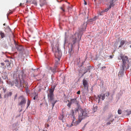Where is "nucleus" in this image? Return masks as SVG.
Returning <instances> with one entry per match:
<instances>
[{
	"instance_id": "f257e3e1",
	"label": "nucleus",
	"mask_w": 131,
	"mask_h": 131,
	"mask_svg": "<svg viewBox=\"0 0 131 131\" xmlns=\"http://www.w3.org/2000/svg\"><path fill=\"white\" fill-rule=\"evenodd\" d=\"M87 24L84 23L82 26L81 27L79 28V33H76L72 36V39H71L72 42L71 43V47L69 49L68 52L70 55L72 54L73 52V45H74L77 42V38H79V36L80 37L79 40H78V41H80L81 36L83 34V32L85 30Z\"/></svg>"
},
{
	"instance_id": "f03ea898",
	"label": "nucleus",
	"mask_w": 131,
	"mask_h": 131,
	"mask_svg": "<svg viewBox=\"0 0 131 131\" xmlns=\"http://www.w3.org/2000/svg\"><path fill=\"white\" fill-rule=\"evenodd\" d=\"M119 58V59H122L123 64L122 67H121L118 76L119 77H122L124 75L125 69H128L129 65H131V59H130L128 60L127 56L122 55V54Z\"/></svg>"
},
{
	"instance_id": "7ed1b4c3",
	"label": "nucleus",
	"mask_w": 131,
	"mask_h": 131,
	"mask_svg": "<svg viewBox=\"0 0 131 131\" xmlns=\"http://www.w3.org/2000/svg\"><path fill=\"white\" fill-rule=\"evenodd\" d=\"M16 77V80L14 81L15 85L18 88L22 87L23 84L25 83L26 85L25 80L26 78L25 73L24 72L23 70H21L19 73H17L14 75Z\"/></svg>"
},
{
	"instance_id": "20e7f679",
	"label": "nucleus",
	"mask_w": 131,
	"mask_h": 131,
	"mask_svg": "<svg viewBox=\"0 0 131 131\" xmlns=\"http://www.w3.org/2000/svg\"><path fill=\"white\" fill-rule=\"evenodd\" d=\"M15 48L18 51H19V57L21 58L25 57L27 55L25 51V50L23 46L21 45L17 44L15 41Z\"/></svg>"
},
{
	"instance_id": "39448f33",
	"label": "nucleus",
	"mask_w": 131,
	"mask_h": 131,
	"mask_svg": "<svg viewBox=\"0 0 131 131\" xmlns=\"http://www.w3.org/2000/svg\"><path fill=\"white\" fill-rule=\"evenodd\" d=\"M71 114H69V116L71 118H73L72 119V122L70 127H71L72 126H77L81 122V119L79 118V117L78 116V119L77 121H76L75 115H74V111L73 110L71 111Z\"/></svg>"
},
{
	"instance_id": "423d86ee",
	"label": "nucleus",
	"mask_w": 131,
	"mask_h": 131,
	"mask_svg": "<svg viewBox=\"0 0 131 131\" xmlns=\"http://www.w3.org/2000/svg\"><path fill=\"white\" fill-rule=\"evenodd\" d=\"M88 114L86 110L83 109L81 111L80 114L79 115V118H80L82 121V119L89 116H88Z\"/></svg>"
},
{
	"instance_id": "0eeeda50",
	"label": "nucleus",
	"mask_w": 131,
	"mask_h": 131,
	"mask_svg": "<svg viewBox=\"0 0 131 131\" xmlns=\"http://www.w3.org/2000/svg\"><path fill=\"white\" fill-rule=\"evenodd\" d=\"M82 82L84 90H86L88 92L89 91L88 80H87L86 79H84L82 80Z\"/></svg>"
},
{
	"instance_id": "6e6552de",
	"label": "nucleus",
	"mask_w": 131,
	"mask_h": 131,
	"mask_svg": "<svg viewBox=\"0 0 131 131\" xmlns=\"http://www.w3.org/2000/svg\"><path fill=\"white\" fill-rule=\"evenodd\" d=\"M20 98L21 99V100L20 102L19 103L18 105L21 106V107L23 105H25L26 103V99L24 97L22 96H20Z\"/></svg>"
},
{
	"instance_id": "1a4fd4ad",
	"label": "nucleus",
	"mask_w": 131,
	"mask_h": 131,
	"mask_svg": "<svg viewBox=\"0 0 131 131\" xmlns=\"http://www.w3.org/2000/svg\"><path fill=\"white\" fill-rule=\"evenodd\" d=\"M54 90L49 89V94H48V99H50L51 100L54 97V95L53 94V92Z\"/></svg>"
},
{
	"instance_id": "9d476101",
	"label": "nucleus",
	"mask_w": 131,
	"mask_h": 131,
	"mask_svg": "<svg viewBox=\"0 0 131 131\" xmlns=\"http://www.w3.org/2000/svg\"><path fill=\"white\" fill-rule=\"evenodd\" d=\"M115 2L114 1H109L108 2L107 5L109 8H111L112 7H113L115 5Z\"/></svg>"
},
{
	"instance_id": "9b49d317",
	"label": "nucleus",
	"mask_w": 131,
	"mask_h": 131,
	"mask_svg": "<svg viewBox=\"0 0 131 131\" xmlns=\"http://www.w3.org/2000/svg\"><path fill=\"white\" fill-rule=\"evenodd\" d=\"M105 93H102L100 95H98V103H99L100 101V100L101 98L102 101L105 98Z\"/></svg>"
},
{
	"instance_id": "f8f14e48",
	"label": "nucleus",
	"mask_w": 131,
	"mask_h": 131,
	"mask_svg": "<svg viewBox=\"0 0 131 131\" xmlns=\"http://www.w3.org/2000/svg\"><path fill=\"white\" fill-rule=\"evenodd\" d=\"M58 69V68H57L54 66L53 68L50 67L49 68V70H51L53 73V74H54L55 73L57 72V70Z\"/></svg>"
},
{
	"instance_id": "ddd939ff",
	"label": "nucleus",
	"mask_w": 131,
	"mask_h": 131,
	"mask_svg": "<svg viewBox=\"0 0 131 131\" xmlns=\"http://www.w3.org/2000/svg\"><path fill=\"white\" fill-rule=\"evenodd\" d=\"M60 58H56L55 60V62L54 64V66L58 68V66L60 64L59 61L60 59Z\"/></svg>"
},
{
	"instance_id": "4468645a",
	"label": "nucleus",
	"mask_w": 131,
	"mask_h": 131,
	"mask_svg": "<svg viewBox=\"0 0 131 131\" xmlns=\"http://www.w3.org/2000/svg\"><path fill=\"white\" fill-rule=\"evenodd\" d=\"M83 109H82L81 107L79 105L77 106L75 109V113L78 112L79 115L81 111Z\"/></svg>"
},
{
	"instance_id": "2eb2a0df",
	"label": "nucleus",
	"mask_w": 131,
	"mask_h": 131,
	"mask_svg": "<svg viewBox=\"0 0 131 131\" xmlns=\"http://www.w3.org/2000/svg\"><path fill=\"white\" fill-rule=\"evenodd\" d=\"M4 61L6 63V65L7 66V68L8 69L10 70L11 69V67L10 64L11 62H10L8 60H4Z\"/></svg>"
},
{
	"instance_id": "dca6fc26",
	"label": "nucleus",
	"mask_w": 131,
	"mask_h": 131,
	"mask_svg": "<svg viewBox=\"0 0 131 131\" xmlns=\"http://www.w3.org/2000/svg\"><path fill=\"white\" fill-rule=\"evenodd\" d=\"M48 100L49 101H50L51 102V103L52 104V108H53L54 107L55 104L56 103L57 101V100H54V98H53L52 99V100H51L50 99H48Z\"/></svg>"
},
{
	"instance_id": "f3484780",
	"label": "nucleus",
	"mask_w": 131,
	"mask_h": 131,
	"mask_svg": "<svg viewBox=\"0 0 131 131\" xmlns=\"http://www.w3.org/2000/svg\"><path fill=\"white\" fill-rule=\"evenodd\" d=\"M47 4V3L46 1H40V5L41 7Z\"/></svg>"
},
{
	"instance_id": "a211bd4d",
	"label": "nucleus",
	"mask_w": 131,
	"mask_h": 131,
	"mask_svg": "<svg viewBox=\"0 0 131 131\" xmlns=\"http://www.w3.org/2000/svg\"><path fill=\"white\" fill-rule=\"evenodd\" d=\"M63 113H64L62 112V114H61L59 117V119L61 121L63 122H64L63 118L64 117Z\"/></svg>"
},
{
	"instance_id": "6ab92c4d",
	"label": "nucleus",
	"mask_w": 131,
	"mask_h": 131,
	"mask_svg": "<svg viewBox=\"0 0 131 131\" xmlns=\"http://www.w3.org/2000/svg\"><path fill=\"white\" fill-rule=\"evenodd\" d=\"M93 68L91 66H87V67L85 69V70L86 71V72H90L91 70Z\"/></svg>"
},
{
	"instance_id": "aec40b11",
	"label": "nucleus",
	"mask_w": 131,
	"mask_h": 131,
	"mask_svg": "<svg viewBox=\"0 0 131 131\" xmlns=\"http://www.w3.org/2000/svg\"><path fill=\"white\" fill-rule=\"evenodd\" d=\"M57 49H56L55 48L53 47H52V50L54 52V51L56 52H58L59 53H60V51L59 49V48L58 47H56Z\"/></svg>"
},
{
	"instance_id": "412c9836",
	"label": "nucleus",
	"mask_w": 131,
	"mask_h": 131,
	"mask_svg": "<svg viewBox=\"0 0 131 131\" xmlns=\"http://www.w3.org/2000/svg\"><path fill=\"white\" fill-rule=\"evenodd\" d=\"M67 32H65V38L64 43V47L65 44L67 42V38L68 37V36L67 35Z\"/></svg>"
},
{
	"instance_id": "4be33fe9",
	"label": "nucleus",
	"mask_w": 131,
	"mask_h": 131,
	"mask_svg": "<svg viewBox=\"0 0 131 131\" xmlns=\"http://www.w3.org/2000/svg\"><path fill=\"white\" fill-rule=\"evenodd\" d=\"M127 42L126 43V42L124 40H121V41L120 45L119 46V47H121L123 46L124 44L125 43V44L127 43Z\"/></svg>"
},
{
	"instance_id": "5701e85b",
	"label": "nucleus",
	"mask_w": 131,
	"mask_h": 131,
	"mask_svg": "<svg viewBox=\"0 0 131 131\" xmlns=\"http://www.w3.org/2000/svg\"><path fill=\"white\" fill-rule=\"evenodd\" d=\"M96 16H95L94 17L91 18V19L89 20V21L90 22H91L94 21L96 20Z\"/></svg>"
},
{
	"instance_id": "b1692460",
	"label": "nucleus",
	"mask_w": 131,
	"mask_h": 131,
	"mask_svg": "<svg viewBox=\"0 0 131 131\" xmlns=\"http://www.w3.org/2000/svg\"><path fill=\"white\" fill-rule=\"evenodd\" d=\"M2 46L4 48L7 49L8 48V46L7 44L4 42L3 43V44Z\"/></svg>"
},
{
	"instance_id": "393cba45",
	"label": "nucleus",
	"mask_w": 131,
	"mask_h": 131,
	"mask_svg": "<svg viewBox=\"0 0 131 131\" xmlns=\"http://www.w3.org/2000/svg\"><path fill=\"white\" fill-rule=\"evenodd\" d=\"M30 101L28 99L27 100V107L26 108H27L30 105Z\"/></svg>"
},
{
	"instance_id": "a878e982",
	"label": "nucleus",
	"mask_w": 131,
	"mask_h": 131,
	"mask_svg": "<svg viewBox=\"0 0 131 131\" xmlns=\"http://www.w3.org/2000/svg\"><path fill=\"white\" fill-rule=\"evenodd\" d=\"M71 101L73 103H75L77 102V98H76L74 99H72L71 100Z\"/></svg>"
},
{
	"instance_id": "bb28decb",
	"label": "nucleus",
	"mask_w": 131,
	"mask_h": 131,
	"mask_svg": "<svg viewBox=\"0 0 131 131\" xmlns=\"http://www.w3.org/2000/svg\"><path fill=\"white\" fill-rule=\"evenodd\" d=\"M0 35L1 36V37L2 38H3L5 37V34L4 33L2 32H0Z\"/></svg>"
},
{
	"instance_id": "cd10ccee",
	"label": "nucleus",
	"mask_w": 131,
	"mask_h": 131,
	"mask_svg": "<svg viewBox=\"0 0 131 131\" xmlns=\"http://www.w3.org/2000/svg\"><path fill=\"white\" fill-rule=\"evenodd\" d=\"M35 96L33 98V99L34 100H35L36 99V98H37V97H38V94L37 93H35Z\"/></svg>"
},
{
	"instance_id": "c85d7f7f",
	"label": "nucleus",
	"mask_w": 131,
	"mask_h": 131,
	"mask_svg": "<svg viewBox=\"0 0 131 131\" xmlns=\"http://www.w3.org/2000/svg\"><path fill=\"white\" fill-rule=\"evenodd\" d=\"M13 12L12 10H9V12L7 13V17L8 18V16L10 15V14H12L13 13Z\"/></svg>"
},
{
	"instance_id": "c756f323",
	"label": "nucleus",
	"mask_w": 131,
	"mask_h": 131,
	"mask_svg": "<svg viewBox=\"0 0 131 131\" xmlns=\"http://www.w3.org/2000/svg\"><path fill=\"white\" fill-rule=\"evenodd\" d=\"M11 86H13L15 85L14 81L10 82V83Z\"/></svg>"
},
{
	"instance_id": "7c9ffc66",
	"label": "nucleus",
	"mask_w": 131,
	"mask_h": 131,
	"mask_svg": "<svg viewBox=\"0 0 131 131\" xmlns=\"http://www.w3.org/2000/svg\"><path fill=\"white\" fill-rule=\"evenodd\" d=\"M56 85H53L51 86L50 89L54 90L55 87H56Z\"/></svg>"
},
{
	"instance_id": "2f4dec72",
	"label": "nucleus",
	"mask_w": 131,
	"mask_h": 131,
	"mask_svg": "<svg viewBox=\"0 0 131 131\" xmlns=\"http://www.w3.org/2000/svg\"><path fill=\"white\" fill-rule=\"evenodd\" d=\"M85 61H83V62H82V63H81V64H80V63H78V65H79V66L80 67H83V64H84V63L85 62Z\"/></svg>"
},
{
	"instance_id": "473e14b6",
	"label": "nucleus",
	"mask_w": 131,
	"mask_h": 131,
	"mask_svg": "<svg viewBox=\"0 0 131 131\" xmlns=\"http://www.w3.org/2000/svg\"><path fill=\"white\" fill-rule=\"evenodd\" d=\"M12 94V92H10L7 94V97L10 96H11Z\"/></svg>"
},
{
	"instance_id": "72a5a7b5",
	"label": "nucleus",
	"mask_w": 131,
	"mask_h": 131,
	"mask_svg": "<svg viewBox=\"0 0 131 131\" xmlns=\"http://www.w3.org/2000/svg\"><path fill=\"white\" fill-rule=\"evenodd\" d=\"M97 110V106H95L93 107V110L94 112H95Z\"/></svg>"
},
{
	"instance_id": "f704fd0d",
	"label": "nucleus",
	"mask_w": 131,
	"mask_h": 131,
	"mask_svg": "<svg viewBox=\"0 0 131 131\" xmlns=\"http://www.w3.org/2000/svg\"><path fill=\"white\" fill-rule=\"evenodd\" d=\"M71 7H70V6H68V7L67 8V9H68V10H71L72 9V5H71Z\"/></svg>"
},
{
	"instance_id": "c9c22d12",
	"label": "nucleus",
	"mask_w": 131,
	"mask_h": 131,
	"mask_svg": "<svg viewBox=\"0 0 131 131\" xmlns=\"http://www.w3.org/2000/svg\"><path fill=\"white\" fill-rule=\"evenodd\" d=\"M111 8H109V7H108L106 9H105L104 10V12H107Z\"/></svg>"
},
{
	"instance_id": "e433bc0d",
	"label": "nucleus",
	"mask_w": 131,
	"mask_h": 131,
	"mask_svg": "<svg viewBox=\"0 0 131 131\" xmlns=\"http://www.w3.org/2000/svg\"><path fill=\"white\" fill-rule=\"evenodd\" d=\"M127 114H126V115L127 116L129 115L130 114H131V111H129L127 112Z\"/></svg>"
},
{
	"instance_id": "4c0bfd02",
	"label": "nucleus",
	"mask_w": 131,
	"mask_h": 131,
	"mask_svg": "<svg viewBox=\"0 0 131 131\" xmlns=\"http://www.w3.org/2000/svg\"><path fill=\"white\" fill-rule=\"evenodd\" d=\"M113 117V116L112 115H110L107 118V119L109 120L110 119L111 117Z\"/></svg>"
},
{
	"instance_id": "58836bf2",
	"label": "nucleus",
	"mask_w": 131,
	"mask_h": 131,
	"mask_svg": "<svg viewBox=\"0 0 131 131\" xmlns=\"http://www.w3.org/2000/svg\"><path fill=\"white\" fill-rule=\"evenodd\" d=\"M118 114H120L122 113V111L121 110L118 109Z\"/></svg>"
},
{
	"instance_id": "ea45409f",
	"label": "nucleus",
	"mask_w": 131,
	"mask_h": 131,
	"mask_svg": "<svg viewBox=\"0 0 131 131\" xmlns=\"http://www.w3.org/2000/svg\"><path fill=\"white\" fill-rule=\"evenodd\" d=\"M32 3L34 4V5L35 6L37 5V2L36 1H33L32 2Z\"/></svg>"
},
{
	"instance_id": "a19ab883",
	"label": "nucleus",
	"mask_w": 131,
	"mask_h": 131,
	"mask_svg": "<svg viewBox=\"0 0 131 131\" xmlns=\"http://www.w3.org/2000/svg\"><path fill=\"white\" fill-rule=\"evenodd\" d=\"M71 105L68 102V103L67 104V106L69 108L71 107Z\"/></svg>"
},
{
	"instance_id": "79ce46f5",
	"label": "nucleus",
	"mask_w": 131,
	"mask_h": 131,
	"mask_svg": "<svg viewBox=\"0 0 131 131\" xmlns=\"http://www.w3.org/2000/svg\"><path fill=\"white\" fill-rule=\"evenodd\" d=\"M104 12V11H101L100 13V15H102Z\"/></svg>"
},
{
	"instance_id": "37998d69",
	"label": "nucleus",
	"mask_w": 131,
	"mask_h": 131,
	"mask_svg": "<svg viewBox=\"0 0 131 131\" xmlns=\"http://www.w3.org/2000/svg\"><path fill=\"white\" fill-rule=\"evenodd\" d=\"M53 76V74H52V76H51V79H52V82H51V83H52L53 84V83H54V81L53 80V78H52V76Z\"/></svg>"
},
{
	"instance_id": "c03bdc74",
	"label": "nucleus",
	"mask_w": 131,
	"mask_h": 131,
	"mask_svg": "<svg viewBox=\"0 0 131 131\" xmlns=\"http://www.w3.org/2000/svg\"><path fill=\"white\" fill-rule=\"evenodd\" d=\"M106 96L107 97H108L109 95V93L108 92L107 93H106Z\"/></svg>"
},
{
	"instance_id": "a18cd8bd",
	"label": "nucleus",
	"mask_w": 131,
	"mask_h": 131,
	"mask_svg": "<svg viewBox=\"0 0 131 131\" xmlns=\"http://www.w3.org/2000/svg\"><path fill=\"white\" fill-rule=\"evenodd\" d=\"M24 4V3H20V4L19 6H22V7L23 6Z\"/></svg>"
},
{
	"instance_id": "49530a36",
	"label": "nucleus",
	"mask_w": 131,
	"mask_h": 131,
	"mask_svg": "<svg viewBox=\"0 0 131 131\" xmlns=\"http://www.w3.org/2000/svg\"><path fill=\"white\" fill-rule=\"evenodd\" d=\"M106 67L105 66H103L102 67L101 70H104V69L106 68Z\"/></svg>"
},
{
	"instance_id": "de8ad7c7",
	"label": "nucleus",
	"mask_w": 131,
	"mask_h": 131,
	"mask_svg": "<svg viewBox=\"0 0 131 131\" xmlns=\"http://www.w3.org/2000/svg\"><path fill=\"white\" fill-rule=\"evenodd\" d=\"M45 126L46 127H49V125L48 124H45Z\"/></svg>"
},
{
	"instance_id": "09e8293b",
	"label": "nucleus",
	"mask_w": 131,
	"mask_h": 131,
	"mask_svg": "<svg viewBox=\"0 0 131 131\" xmlns=\"http://www.w3.org/2000/svg\"><path fill=\"white\" fill-rule=\"evenodd\" d=\"M86 124H85L84 125V126H83V127H82V130H83L84 129V128H85V127L86 125Z\"/></svg>"
},
{
	"instance_id": "8fccbe9b",
	"label": "nucleus",
	"mask_w": 131,
	"mask_h": 131,
	"mask_svg": "<svg viewBox=\"0 0 131 131\" xmlns=\"http://www.w3.org/2000/svg\"><path fill=\"white\" fill-rule=\"evenodd\" d=\"M67 101L68 102V103L70 104L71 105L73 103L71 101H69V100H68Z\"/></svg>"
},
{
	"instance_id": "3c124183",
	"label": "nucleus",
	"mask_w": 131,
	"mask_h": 131,
	"mask_svg": "<svg viewBox=\"0 0 131 131\" xmlns=\"http://www.w3.org/2000/svg\"><path fill=\"white\" fill-rule=\"evenodd\" d=\"M81 92H82V95H85V92L84 90H82L81 91Z\"/></svg>"
},
{
	"instance_id": "603ef678",
	"label": "nucleus",
	"mask_w": 131,
	"mask_h": 131,
	"mask_svg": "<svg viewBox=\"0 0 131 131\" xmlns=\"http://www.w3.org/2000/svg\"><path fill=\"white\" fill-rule=\"evenodd\" d=\"M114 121V119L112 118L111 119V120L110 121L111 122H112Z\"/></svg>"
},
{
	"instance_id": "864d4df0",
	"label": "nucleus",
	"mask_w": 131,
	"mask_h": 131,
	"mask_svg": "<svg viewBox=\"0 0 131 131\" xmlns=\"http://www.w3.org/2000/svg\"><path fill=\"white\" fill-rule=\"evenodd\" d=\"M80 91H78L77 92V94H80Z\"/></svg>"
},
{
	"instance_id": "5fc2aeb1",
	"label": "nucleus",
	"mask_w": 131,
	"mask_h": 131,
	"mask_svg": "<svg viewBox=\"0 0 131 131\" xmlns=\"http://www.w3.org/2000/svg\"><path fill=\"white\" fill-rule=\"evenodd\" d=\"M17 94H16L15 96V97H14V100H15L16 99V97L17 96Z\"/></svg>"
},
{
	"instance_id": "6e6d98bb",
	"label": "nucleus",
	"mask_w": 131,
	"mask_h": 131,
	"mask_svg": "<svg viewBox=\"0 0 131 131\" xmlns=\"http://www.w3.org/2000/svg\"><path fill=\"white\" fill-rule=\"evenodd\" d=\"M111 124V123L110 122H108L107 123V125H110Z\"/></svg>"
},
{
	"instance_id": "4d7b16f0",
	"label": "nucleus",
	"mask_w": 131,
	"mask_h": 131,
	"mask_svg": "<svg viewBox=\"0 0 131 131\" xmlns=\"http://www.w3.org/2000/svg\"><path fill=\"white\" fill-rule=\"evenodd\" d=\"M61 9L62 10L63 12H65V10L62 7H61Z\"/></svg>"
},
{
	"instance_id": "13d9d810",
	"label": "nucleus",
	"mask_w": 131,
	"mask_h": 131,
	"mask_svg": "<svg viewBox=\"0 0 131 131\" xmlns=\"http://www.w3.org/2000/svg\"><path fill=\"white\" fill-rule=\"evenodd\" d=\"M84 1V4L85 5H86L87 4V2L85 1Z\"/></svg>"
},
{
	"instance_id": "bf43d9fd",
	"label": "nucleus",
	"mask_w": 131,
	"mask_h": 131,
	"mask_svg": "<svg viewBox=\"0 0 131 131\" xmlns=\"http://www.w3.org/2000/svg\"><path fill=\"white\" fill-rule=\"evenodd\" d=\"M106 106H105V107L103 108V110L104 111H105L106 110Z\"/></svg>"
},
{
	"instance_id": "052dcab7",
	"label": "nucleus",
	"mask_w": 131,
	"mask_h": 131,
	"mask_svg": "<svg viewBox=\"0 0 131 131\" xmlns=\"http://www.w3.org/2000/svg\"><path fill=\"white\" fill-rule=\"evenodd\" d=\"M1 64L2 65V66H4V64L3 63H1Z\"/></svg>"
},
{
	"instance_id": "680f3d73",
	"label": "nucleus",
	"mask_w": 131,
	"mask_h": 131,
	"mask_svg": "<svg viewBox=\"0 0 131 131\" xmlns=\"http://www.w3.org/2000/svg\"><path fill=\"white\" fill-rule=\"evenodd\" d=\"M84 72L83 73V75L84 74H85L87 72H86V71L84 69Z\"/></svg>"
},
{
	"instance_id": "e2e57ef3",
	"label": "nucleus",
	"mask_w": 131,
	"mask_h": 131,
	"mask_svg": "<svg viewBox=\"0 0 131 131\" xmlns=\"http://www.w3.org/2000/svg\"><path fill=\"white\" fill-rule=\"evenodd\" d=\"M84 72L83 73V75L84 74H85L87 72H86V71L84 69Z\"/></svg>"
},
{
	"instance_id": "0e129e2a",
	"label": "nucleus",
	"mask_w": 131,
	"mask_h": 131,
	"mask_svg": "<svg viewBox=\"0 0 131 131\" xmlns=\"http://www.w3.org/2000/svg\"><path fill=\"white\" fill-rule=\"evenodd\" d=\"M50 116H49L48 117V121L50 120Z\"/></svg>"
},
{
	"instance_id": "69168bd1",
	"label": "nucleus",
	"mask_w": 131,
	"mask_h": 131,
	"mask_svg": "<svg viewBox=\"0 0 131 131\" xmlns=\"http://www.w3.org/2000/svg\"><path fill=\"white\" fill-rule=\"evenodd\" d=\"M110 58H112L113 57V56H110Z\"/></svg>"
},
{
	"instance_id": "338daca9",
	"label": "nucleus",
	"mask_w": 131,
	"mask_h": 131,
	"mask_svg": "<svg viewBox=\"0 0 131 131\" xmlns=\"http://www.w3.org/2000/svg\"><path fill=\"white\" fill-rule=\"evenodd\" d=\"M93 87H92L91 88V91H93Z\"/></svg>"
},
{
	"instance_id": "774afa93",
	"label": "nucleus",
	"mask_w": 131,
	"mask_h": 131,
	"mask_svg": "<svg viewBox=\"0 0 131 131\" xmlns=\"http://www.w3.org/2000/svg\"><path fill=\"white\" fill-rule=\"evenodd\" d=\"M6 67H5V66H4V67H2V68L4 69H5V68H6Z\"/></svg>"
}]
</instances>
